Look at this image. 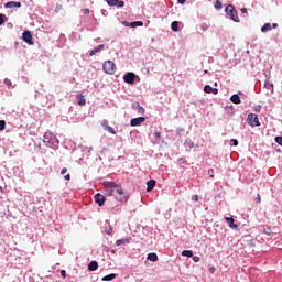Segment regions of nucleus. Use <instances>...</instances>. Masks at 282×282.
Returning <instances> with one entry per match:
<instances>
[{"label": "nucleus", "mask_w": 282, "mask_h": 282, "mask_svg": "<svg viewBox=\"0 0 282 282\" xmlns=\"http://www.w3.org/2000/svg\"><path fill=\"white\" fill-rule=\"evenodd\" d=\"M123 80L124 83H127L128 85H133V83H135V74L133 73H127L123 76Z\"/></svg>", "instance_id": "423d86ee"}, {"label": "nucleus", "mask_w": 282, "mask_h": 282, "mask_svg": "<svg viewBox=\"0 0 282 282\" xmlns=\"http://www.w3.org/2000/svg\"><path fill=\"white\" fill-rule=\"evenodd\" d=\"M264 87H268L269 89L271 88V90L274 91V85L270 84V82H267Z\"/></svg>", "instance_id": "c756f323"}, {"label": "nucleus", "mask_w": 282, "mask_h": 282, "mask_svg": "<svg viewBox=\"0 0 282 282\" xmlns=\"http://www.w3.org/2000/svg\"><path fill=\"white\" fill-rule=\"evenodd\" d=\"M275 142L276 144H280V147H282V137H276Z\"/></svg>", "instance_id": "f704fd0d"}, {"label": "nucleus", "mask_w": 282, "mask_h": 282, "mask_svg": "<svg viewBox=\"0 0 282 282\" xmlns=\"http://www.w3.org/2000/svg\"><path fill=\"white\" fill-rule=\"evenodd\" d=\"M182 257L191 258V257H193V252L191 250H183L182 251Z\"/></svg>", "instance_id": "393cba45"}, {"label": "nucleus", "mask_w": 282, "mask_h": 282, "mask_svg": "<svg viewBox=\"0 0 282 282\" xmlns=\"http://www.w3.org/2000/svg\"><path fill=\"white\" fill-rule=\"evenodd\" d=\"M105 50V44L98 45L95 50H91L89 52V56H95V54H98V52H102Z\"/></svg>", "instance_id": "4468645a"}, {"label": "nucleus", "mask_w": 282, "mask_h": 282, "mask_svg": "<svg viewBox=\"0 0 282 282\" xmlns=\"http://www.w3.org/2000/svg\"><path fill=\"white\" fill-rule=\"evenodd\" d=\"M3 14L0 13V25H3V23H6V20L3 19Z\"/></svg>", "instance_id": "58836bf2"}, {"label": "nucleus", "mask_w": 282, "mask_h": 282, "mask_svg": "<svg viewBox=\"0 0 282 282\" xmlns=\"http://www.w3.org/2000/svg\"><path fill=\"white\" fill-rule=\"evenodd\" d=\"M223 6H221V1L220 0H217L216 3H215V9L216 10H221Z\"/></svg>", "instance_id": "cd10ccee"}, {"label": "nucleus", "mask_w": 282, "mask_h": 282, "mask_svg": "<svg viewBox=\"0 0 282 282\" xmlns=\"http://www.w3.org/2000/svg\"><path fill=\"white\" fill-rule=\"evenodd\" d=\"M208 175L210 177H215V170H213V169L208 170Z\"/></svg>", "instance_id": "4c0bfd02"}, {"label": "nucleus", "mask_w": 282, "mask_h": 282, "mask_svg": "<svg viewBox=\"0 0 282 282\" xmlns=\"http://www.w3.org/2000/svg\"><path fill=\"white\" fill-rule=\"evenodd\" d=\"M131 237H128V238H123V239H119L116 241V246H122L124 243H131Z\"/></svg>", "instance_id": "f3484780"}, {"label": "nucleus", "mask_w": 282, "mask_h": 282, "mask_svg": "<svg viewBox=\"0 0 282 282\" xmlns=\"http://www.w3.org/2000/svg\"><path fill=\"white\" fill-rule=\"evenodd\" d=\"M256 200H257L258 203L261 202V194H258V195H257Z\"/></svg>", "instance_id": "09e8293b"}, {"label": "nucleus", "mask_w": 282, "mask_h": 282, "mask_svg": "<svg viewBox=\"0 0 282 282\" xmlns=\"http://www.w3.org/2000/svg\"><path fill=\"white\" fill-rule=\"evenodd\" d=\"M185 145L188 148V149H193L195 147V143L192 141V140H186L185 141Z\"/></svg>", "instance_id": "a878e982"}, {"label": "nucleus", "mask_w": 282, "mask_h": 282, "mask_svg": "<svg viewBox=\"0 0 282 282\" xmlns=\"http://www.w3.org/2000/svg\"><path fill=\"white\" fill-rule=\"evenodd\" d=\"M204 91H205V94H213V88L210 87V85H206L204 87Z\"/></svg>", "instance_id": "bb28decb"}, {"label": "nucleus", "mask_w": 282, "mask_h": 282, "mask_svg": "<svg viewBox=\"0 0 282 282\" xmlns=\"http://www.w3.org/2000/svg\"><path fill=\"white\" fill-rule=\"evenodd\" d=\"M240 11L242 12V14H248V9L247 8H242Z\"/></svg>", "instance_id": "de8ad7c7"}, {"label": "nucleus", "mask_w": 282, "mask_h": 282, "mask_svg": "<svg viewBox=\"0 0 282 282\" xmlns=\"http://www.w3.org/2000/svg\"><path fill=\"white\" fill-rule=\"evenodd\" d=\"M209 272L213 274V273H215V267H212L210 269H209Z\"/></svg>", "instance_id": "8fccbe9b"}, {"label": "nucleus", "mask_w": 282, "mask_h": 282, "mask_svg": "<svg viewBox=\"0 0 282 282\" xmlns=\"http://www.w3.org/2000/svg\"><path fill=\"white\" fill-rule=\"evenodd\" d=\"M123 25H129L130 28H142V25H144V22L142 21H134V22H127V21H123L122 22Z\"/></svg>", "instance_id": "9b49d317"}, {"label": "nucleus", "mask_w": 282, "mask_h": 282, "mask_svg": "<svg viewBox=\"0 0 282 282\" xmlns=\"http://www.w3.org/2000/svg\"><path fill=\"white\" fill-rule=\"evenodd\" d=\"M104 129L106 131H108V133H111L112 135H116V130H113V128H111V126L109 124H104Z\"/></svg>", "instance_id": "412c9836"}, {"label": "nucleus", "mask_w": 282, "mask_h": 282, "mask_svg": "<svg viewBox=\"0 0 282 282\" xmlns=\"http://www.w3.org/2000/svg\"><path fill=\"white\" fill-rule=\"evenodd\" d=\"M148 261H158V253H149L148 254Z\"/></svg>", "instance_id": "b1692460"}, {"label": "nucleus", "mask_w": 282, "mask_h": 282, "mask_svg": "<svg viewBox=\"0 0 282 282\" xmlns=\"http://www.w3.org/2000/svg\"><path fill=\"white\" fill-rule=\"evenodd\" d=\"M156 181L155 180H150L147 182V193H151L153 188H155Z\"/></svg>", "instance_id": "ddd939ff"}, {"label": "nucleus", "mask_w": 282, "mask_h": 282, "mask_svg": "<svg viewBox=\"0 0 282 282\" xmlns=\"http://www.w3.org/2000/svg\"><path fill=\"white\" fill-rule=\"evenodd\" d=\"M4 8H21V2L10 1L4 4Z\"/></svg>", "instance_id": "2eb2a0df"}, {"label": "nucleus", "mask_w": 282, "mask_h": 282, "mask_svg": "<svg viewBox=\"0 0 282 282\" xmlns=\"http://www.w3.org/2000/svg\"><path fill=\"white\" fill-rule=\"evenodd\" d=\"M102 184L106 191V195L109 197H115L117 202H129V194L124 193L122 185H119L113 181H105Z\"/></svg>", "instance_id": "f257e3e1"}, {"label": "nucleus", "mask_w": 282, "mask_h": 282, "mask_svg": "<svg viewBox=\"0 0 282 282\" xmlns=\"http://www.w3.org/2000/svg\"><path fill=\"white\" fill-rule=\"evenodd\" d=\"M231 144L234 147H239V141H237V139H231Z\"/></svg>", "instance_id": "e433bc0d"}, {"label": "nucleus", "mask_w": 282, "mask_h": 282, "mask_svg": "<svg viewBox=\"0 0 282 282\" xmlns=\"http://www.w3.org/2000/svg\"><path fill=\"white\" fill-rule=\"evenodd\" d=\"M118 8H124V1L118 0L117 4Z\"/></svg>", "instance_id": "2f4dec72"}, {"label": "nucleus", "mask_w": 282, "mask_h": 282, "mask_svg": "<svg viewBox=\"0 0 282 282\" xmlns=\"http://www.w3.org/2000/svg\"><path fill=\"white\" fill-rule=\"evenodd\" d=\"M116 279V273L108 274L101 279V281H113Z\"/></svg>", "instance_id": "5701e85b"}, {"label": "nucleus", "mask_w": 282, "mask_h": 282, "mask_svg": "<svg viewBox=\"0 0 282 282\" xmlns=\"http://www.w3.org/2000/svg\"><path fill=\"white\" fill-rule=\"evenodd\" d=\"M200 28H202L203 32H206V30H208L209 25H208V23L203 22V23L200 24Z\"/></svg>", "instance_id": "c85d7f7f"}, {"label": "nucleus", "mask_w": 282, "mask_h": 282, "mask_svg": "<svg viewBox=\"0 0 282 282\" xmlns=\"http://www.w3.org/2000/svg\"><path fill=\"white\" fill-rule=\"evenodd\" d=\"M226 13L229 14L230 19L235 21V23H239V15L237 14V9L232 4H228L226 7Z\"/></svg>", "instance_id": "7ed1b4c3"}, {"label": "nucleus", "mask_w": 282, "mask_h": 282, "mask_svg": "<svg viewBox=\"0 0 282 282\" xmlns=\"http://www.w3.org/2000/svg\"><path fill=\"white\" fill-rule=\"evenodd\" d=\"M64 180H66L67 182H69V180H72V175H70V174H66V175L64 176Z\"/></svg>", "instance_id": "37998d69"}, {"label": "nucleus", "mask_w": 282, "mask_h": 282, "mask_svg": "<svg viewBox=\"0 0 282 282\" xmlns=\"http://www.w3.org/2000/svg\"><path fill=\"white\" fill-rule=\"evenodd\" d=\"M85 14H90L89 9H84Z\"/></svg>", "instance_id": "3c124183"}, {"label": "nucleus", "mask_w": 282, "mask_h": 282, "mask_svg": "<svg viewBox=\"0 0 282 282\" xmlns=\"http://www.w3.org/2000/svg\"><path fill=\"white\" fill-rule=\"evenodd\" d=\"M183 164H186V161L184 159H180Z\"/></svg>", "instance_id": "5fc2aeb1"}, {"label": "nucleus", "mask_w": 282, "mask_h": 282, "mask_svg": "<svg viewBox=\"0 0 282 282\" xmlns=\"http://www.w3.org/2000/svg\"><path fill=\"white\" fill-rule=\"evenodd\" d=\"M3 129H6V121L0 120V131H3Z\"/></svg>", "instance_id": "72a5a7b5"}, {"label": "nucleus", "mask_w": 282, "mask_h": 282, "mask_svg": "<svg viewBox=\"0 0 282 282\" xmlns=\"http://www.w3.org/2000/svg\"><path fill=\"white\" fill-rule=\"evenodd\" d=\"M61 275L63 276V279H66L67 278V271L62 270L61 271Z\"/></svg>", "instance_id": "79ce46f5"}, {"label": "nucleus", "mask_w": 282, "mask_h": 282, "mask_svg": "<svg viewBox=\"0 0 282 282\" xmlns=\"http://www.w3.org/2000/svg\"><path fill=\"white\" fill-rule=\"evenodd\" d=\"M230 100H231V102H234V105H241V98L237 94H234L230 97Z\"/></svg>", "instance_id": "dca6fc26"}, {"label": "nucleus", "mask_w": 282, "mask_h": 282, "mask_svg": "<svg viewBox=\"0 0 282 282\" xmlns=\"http://www.w3.org/2000/svg\"><path fill=\"white\" fill-rule=\"evenodd\" d=\"M63 10V4H56L55 12H61Z\"/></svg>", "instance_id": "473e14b6"}, {"label": "nucleus", "mask_w": 282, "mask_h": 282, "mask_svg": "<svg viewBox=\"0 0 282 282\" xmlns=\"http://www.w3.org/2000/svg\"><path fill=\"white\" fill-rule=\"evenodd\" d=\"M207 73H208V70H205V72H204V74H207Z\"/></svg>", "instance_id": "6e6d98bb"}, {"label": "nucleus", "mask_w": 282, "mask_h": 282, "mask_svg": "<svg viewBox=\"0 0 282 282\" xmlns=\"http://www.w3.org/2000/svg\"><path fill=\"white\" fill-rule=\"evenodd\" d=\"M247 120L251 127H261V122H259V117L256 113H249Z\"/></svg>", "instance_id": "20e7f679"}, {"label": "nucleus", "mask_w": 282, "mask_h": 282, "mask_svg": "<svg viewBox=\"0 0 282 282\" xmlns=\"http://www.w3.org/2000/svg\"><path fill=\"white\" fill-rule=\"evenodd\" d=\"M226 221H227V224H229L230 228H237V225H235V218L227 217Z\"/></svg>", "instance_id": "6ab92c4d"}, {"label": "nucleus", "mask_w": 282, "mask_h": 282, "mask_svg": "<svg viewBox=\"0 0 282 282\" xmlns=\"http://www.w3.org/2000/svg\"><path fill=\"white\" fill-rule=\"evenodd\" d=\"M65 173H67V167H63L61 171V175H65Z\"/></svg>", "instance_id": "49530a36"}, {"label": "nucleus", "mask_w": 282, "mask_h": 282, "mask_svg": "<svg viewBox=\"0 0 282 282\" xmlns=\"http://www.w3.org/2000/svg\"><path fill=\"white\" fill-rule=\"evenodd\" d=\"M54 135L52 134V132H45L44 133V140L43 142H45V144H47V147H52L50 144H52V140H54Z\"/></svg>", "instance_id": "1a4fd4ad"}, {"label": "nucleus", "mask_w": 282, "mask_h": 282, "mask_svg": "<svg viewBox=\"0 0 282 282\" xmlns=\"http://www.w3.org/2000/svg\"><path fill=\"white\" fill-rule=\"evenodd\" d=\"M263 232L265 235H272V229H270L269 227L264 228Z\"/></svg>", "instance_id": "c9c22d12"}, {"label": "nucleus", "mask_w": 282, "mask_h": 282, "mask_svg": "<svg viewBox=\"0 0 282 282\" xmlns=\"http://www.w3.org/2000/svg\"><path fill=\"white\" fill-rule=\"evenodd\" d=\"M102 69L105 74L113 76V74H116V64L112 61H106L102 65Z\"/></svg>", "instance_id": "f03ea898"}, {"label": "nucleus", "mask_w": 282, "mask_h": 282, "mask_svg": "<svg viewBox=\"0 0 282 282\" xmlns=\"http://www.w3.org/2000/svg\"><path fill=\"white\" fill-rule=\"evenodd\" d=\"M272 28L275 30V28H279V24L273 23V24H272Z\"/></svg>", "instance_id": "864d4df0"}, {"label": "nucleus", "mask_w": 282, "mask_h": 282, "mask_svg": "<svg viewBox=\"0 0 282 282\" xmlns=\"http://www.w3.org/2000/svg\"><path fill=\"white\" fill-rule=\"evenodd\" d=\"M22 39L24 43H28V45H34V41L32 40V33L30 31H24L22 34Z\"/></svg>", "instance_id": "39448f33"}, {"label": "nucleus", "mask_w": 282, "mask_h": 282, "mask_svg": "<svg viewBox=\"0 0 282 282\" xmlns=\"http://www.w3.org/2000/svg\"><path fill=\"white\" fill-rule=\"evenodd\" d=\"M108 6H117L118 0H107Z\"/></svg>", "instance_id": "7c9ffc66"}, {"label": "nucleus", "mask_w": 282, "mask_h": 282, "mask_svg": "<svg viewBox=\"0 0 282 282\" xmlns=\"http://www.w3.org/2000/svg\"><path fill=\"white\" fill-rule=\"evenodd\" d=\"M177 1H178V3H181V4L186 3V0H177Z\"/></svg>", "instance_id": "603ef678"}, {"label": "nucleus", "mask_w": 282, "mask_h": 282, "mask_svg": "<svg viewBox=\"0 0 282 282\" xmlns=\"http://www.w3.org/2000/svg\"><path fill=\"white\" fill-rule=\"evenodd\" d=\"M132 109H134V111H138V113H140L141 116H144V107L140 106V102L134 101L132 104Z\"/></svg>", "instance_id": "9d476101"}, {"label": "nucleus", "mask_w": 282, "mask_h": 282, "mask_svg": "<svg viewBox=\"0 0 282 282\" xmlns=\"http://www.w3.org/2000/svg\"><path fill=\"white\" fill-rule=\"evenodd\" d=\"M171 28L173 32H177V30H180V22L173 21Z\"/></svg>", "instance_id": "4be33fe9"}, {"label": "nucleus", "mask_w": 282, "mask_h": 282, "mask_svg": "<svg viewBox=\"0 0 282 282\" xmlns=\"http://www.w3.org/2000/svg\"><path fill=\"white\" fill-rule=\"evenodd\" d=\"M88 270H89L90 272H96V270H98V262L91 261V262L88 264Z\"/></svg>", "instance_id": "a211bd4d"}, {"label": "nucleus", "mask_w": 282, "mask_h": 282, "mask_svg": "<svg viewBox=\"0 0 282 282\" xmlns=\"http://www.w3.org/2000/svg\"><path fill=\"white\" fill-rule=\"evenodd\" d=\"M212 94H214V95L219 94V89H217V88H213Z\"/></svg>", "instance_id": "c03bdc74"}, {"label": "nucleus", "mask_w": 282, "mask_h": 282, "mask_svg": "<svg viewBox=\"0 0 282 282\" xmlns=\"http://www.w3.org/2000/svg\"><path fill=\"white\" fill-rule=\"evenodd\" d=\"M95 202L98 204V206H105V202H107V198L105 195L97 193L95 195Z\"/></svg>", "instance_id": "0eeeda50"}, {"label": "nucleus", "mask_w": 282, "mask_h": 282, "mask_svg": "<svg viewBox=\"0 0 282 282\" xmlns=\"http://www.w3.org/2000/svg\"><path fill=\"white\" fill-rule=\"evenodd\" d=\"M199 260H200L199 256H194V257H193V261H194L195 263H199Z\"/></svg>", "instance_id": "a19ab883"}, {"label": "nucleus", "mask_w": 282, "mask_h": 282, "mask_svg": "<svg viewBox=\"0 0 282 282\" xmlns=\"http://www.w3.org/2000/svg\"><path fill=\"white\" fill-rule=\"evenodd\" d=\"M154 138L160 139V138H162V134L160 132H154Z\"/></svg>", "instance_id": "a18cd8bd"}, {"label": "nucleus", "mask_w": 282, "mask_h": 282, "mask_svg": "<svg viewBox=\"0 0 282 282\" xmlns=\"http://www.w3.org/2000/svg\"><path fill=\"white\" fill-rule=\"evenodd\" d=\"M192 200L193 202H198L199 200V196L197 194L192 196Z\"/></svg>", "instance_id": "ea45409f"}, {"label": "nucleus", "mask_w": 282, "mask_h": 282, "mask_svg": "<svg viewBox=\"0 0 282 282\" xmlns=\"http://www.w3.org/2000/svg\"><path fill=\"white\" fill-rule=\"evenodd\" d=\"M272 30V25L270 23H264V25L261 28V32H270Z\"/></svg>", "instance_id": "aec40b11"}, {"label": "nucleus", "mask_w": 282, "mask_h": 282, "mask_svg": "<svg viewBox=\"0 0 282 282\" xmlns=\"http://www.w3.org/2000/svg\"><path fill=\"white\" fill-rule=\"evenodd\" d=\"M77 99L79 107H85L87 105V99L85 98V96H83V94H78Z\"/></svg>", "instance_id": "f8f14e48"}, {"label": "nucleus", "mask_w": 282, "mask_h": 282, "mask_svg": "<svg viewBox=\"0 0 282 282\" xmlns=\"http://www.w3.org/2000/svg\"><path fill=\"white\" fill-rule=\"evenodd\" d=\"M147 120V118L144 117H138L134 119H131L130 124L131 127H140V124H142V122H144Z\"/></svg>", "instance_id": "6e6552de"}]
</instances>
